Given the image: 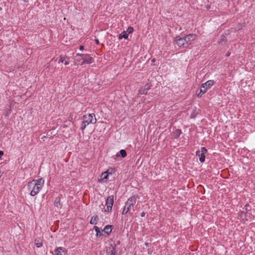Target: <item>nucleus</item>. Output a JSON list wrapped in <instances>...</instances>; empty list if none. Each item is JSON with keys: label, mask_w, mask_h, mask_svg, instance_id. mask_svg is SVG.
Here are the masks:
<instances>
[{"label": "nucleus", "mask_w": 255, "mask_h": 255, "mask_svg": "<svg viewBox=\"0 0 255 255\" xmlns=\"http://www.w3.org/2000/svg\"><path fill=\"white\" fill-rule=\"evenodd\" d=\"M55 255H65V253L62 248L59 247L55 250Z\"/></svg>", "instance_id": "11"}, {"label": "nucleus", "mask_w": 255, "mask_h": 255, "mask_svg": "<svg viewBox=\"0 0 255 255\" xmlns=\"http://www.w3.org/2000/svg\"><path fill=\"white\" fill-rule=\"evenodd\" d=\"M116 156L118 157H122L124 158L127 156V152L125 150L122 149L117 153Z\"/></svg>", "instance_id": "14"}, {"label": "nucleus", "mask_w": 255, "mask_h": 255, "mask_svg": "<svg viewBox=\"0 0 255 255\" xmlns=\"http://www.w3.org/2000/svg\"><path fill=\"white\" fill-rule=\"evenodd\" d=\"M35 245L37 248H40L42 246V240L40 238H37L34 241Z\"/></svg>", "instance_id": "16"}, {"label": "nucleus", "mask_w": 255, "mask_h": 255, "mask_svg": "<svg viewBox=\"0 0 255 255\" xmlns=\"http://www.w3.org/2000/svg\"><path fill=\"white\" fill-rule=\"evenodd\" d=\"M144 88H145L147 91H148L150 89V86L148 84H146L144 86Z\"/></svg>", "instance_id": "24"}, {"label": "nucleus", "mask_w": 255, "mask_h": 255, "mask_svg": "<svg viewBox=\"0 0 255 255\" xmlns=\"http://www.w3.org/2000/svg\"><path fill=\"white\" fill-rule=\"evenodd\" d=\"M94 229L96 232L97 236H101L102 235V233H101L99 228L97 226H94Z\"/></svg>", "instance_id": "19"}, {"label": "nucleus", "mask_w": 255, "mask_h": 255, "mask_svg": "<svg viewBox=\"0 0 255 255\" xmlns=\"http://www.w3.org/2000/svg\"><path fill=\"white\" fill-rule=\"evenodd\" d=\"M77 57V61H78V62H80L81 61H82V59H81V57Z\"/></svg>", "instance_id": "25"}, {"label": "nucleus", "mask_w": 255, "mask_h": 255, "mask_svg": "<svg viewBox=\"0 0 255 255\" xmlns=\"http://www.w3.org/2000/svg\"><path fill=\"white\" fill-rule=\"evenodd\" d=\"M226 37L224 35H222L220 38L219 43H221L222 42L226 41Z\"/></svg>", "instance_id": "23"}, {"label": "nucleus", "mask_w": 255, "mask_h": 255, "mask_svg": "<svg viewBox=\"0 0 255 255\" xmlns=\"http://www.w3.org/2000/svg\"><path fill=\"white\" fill-rule=\"evenodd\" d=\"M214 84V81L211 80H208L206 83L202 84L201 86L200 93L197 95V96L198 97H201L202 95L205 93L207 90L210 88Z\"/></svg>", "instance_id": "4"}, {"label": "nucleus", "mask_w": 255, "mask_h": 255, "mask_svg": "<svg viewBox=\"0 0 255 255\" xmlns=\"http://www.w3.org/2000/svg\"><path fill=\"white\" fill-rule=\"evenodd\" d=\"M3 154V152L2 151H0V158H1V156Z\"/></svg>", "instance_id": "28"}, {"label": "nucleus", "mask_w": 255, "mask_h": 255, "mask_svg": "<svg viewBox=\"0 0 255 255\" xmlns=\"http://www.w3.org/2000/svg\"><path fill=\"white\" fill-rule=\"evenodd\" d=\"M138 92L140 94H146L147 91L145 88H141L139 90Z\"/></svg>", "instance_id": "21"}, {"label": "nucleus", "mask_w": 255, "mask_h": 255, "mask_svg": "<svg viewBox=\"0 0 255 255\" xmlns=\"http://www.w3.org/2000/svg\"><path fill=\"white\" fill-rule=\"evenodd\" d=\"M95 41L96 42V44H99V43H100V42H99V40H98V39H96L95 40Z\"/></svg>", "instance_id": "27"}, {"label": "nucleus", "mask_w": 255, "mask_h": 255, "mask_svg": "<svg viewBox=\"0 0 255 255\" xmlns=\"http://www.w3.org/2000/svg\"><path fill=\"white\" fill-rule=\"evenodd\" d=\"M44 183V180L42 178L38 180H33L28 182L27 187L30 195L32 196L36 195L42 188Z\"/></svg>", "instance_id": "1"}, {"label": "nucleus", "mask_w": 255, "mask_h": 255, "mask_svg": "<svg viewBox=\"0 0 255 255\" xmlns=\"http://www.w3.org/2000/svg\"><path fill=\"white\" fill-rule=\"evenodd\" d=\"M138 197L137 196H133L130 198H128V201L126 202V205H129L133 208V206L136 202V199Z\"/></svg>", "instance_id": "9"}, {"label": "nucleus", "mask_w": 255, "mask_h": 255, "mask_svg": "<svg viewBox=\"0 0 255 255\" xmlns=\"http://www.w3.org/2000/svg\"><path fill=\"white\" fill-rule=\"evenodd\" d=\"M229 55H230V53H228L227 54V56H229Z\"/></svg>", "instance_id": "31"}, {"label": "nucleus", "mask_w": 255, "mask_h": 255, "mask_svg": "<svg viewBox=\"0 0 255 255\" xmlns=\"http://www.w3.org/2000/svg\"><path fill=\"white\" fill-rule=\"evenodd\" d=\"M114 203V196H109L106 199V205L107 207H104V212H110L112 210Z\"/></svg>", "instance_id": "6"}, {"label": "nucleus", "mask_w": 255, "mask_h": 255, "mask_svg": "<svg viewBox=\"0 0 255 255\" xmlns=\"http://www.w3.org/2000/svg\"><path fill=\"white\" fill-rule=\"evenodd\" d=\"M54 205L58 209H60L62 207L61 203L60 202V197H57L55 198L54 202Z\"/></svg>", "instance_id": "12"}, {"label": "nucleus", "mask_w": 255, "mask_h": 255, "mask_svg": "<svg viewBox=\"0 0 255 255\" xmlns=\"http://www.w3.org/2000/svg\"><path fill=\"white\" fill-rule=\"evenodd\" d=\"M84 47L83 45H81L80 47H79V49L80 50H83L84 49Z\"/></svg>", "instance_id": "26"}, {"label": "nucleus", "mask_w": 255, "mask_h": 255, "mask_svg": "<svg viewBox=\"0 0 255 255\" xmlns=\"http://www.w3.org/2000/svg\"><path fill=\"white\" fill-rule=\"evenodd\" d=\"M131 209H132L133 211H134V210L133 209V208L131 206H129V205H125V206L123 210L122 214L125 215L127 213H128V212H129Z\"/></svg>", "instance_id": "10"}, {"label": "nucleus", "mask_w": 255, "mask_h": 255, "mask_svg": "<svg viewBox=\"0 0 255 255\" xmlns=\"http://www.w3.org/2000/svg\"><path fill=\"white\" fill-rule=\"evenodd\" d=\"M145 245L146 247H148L149 244H148V243H145Z\"/></svg>", "instance_id": "30"}, {"label": "nucleus", "mask_w": 255, "mask_h": 255, "mask_svg": "<svg viewBox=\"0 0 255 255\" xmlns=\"http://www.w3.org/2000/svg\"><path fill=\"white\" fill-rule=\"evenodd\" d=\"M196 35L194 34H189L183 37L177 36L175 38V43L180 47L185 48L191 44V42L195 39Z\"/></svg>", "instance_id": "2"}, {"label": "nucleus", "mask_w": 255, "mask_h": 255, "mask_svg": "<svg viewBox=\"0 0 255 255\" xmlns=\"http://www.w3.org/2000/svg\"><path fill=\"white\" fill-rule=\"evenodd\" d=\"M106 255H118L116 250V245H111L107 250Z\"/></svg>", "instance_id": "8"}, {"label": "nucleus", "mask_w": 255, "mask_h": 255, "mask_svg": "<svg viewBox=\"0 0 255 255\" xmlns=\"http://www.w3.org/2000/svg\"><path fill=\"white\" fill-rule=\"evenodd\" d=\"M207 152V150L205 147H202L200 151H197L196 152V156L199 157V160L201 162L205 161V154Z\"/></svg>", "instance_id": "7"}, {"label": "nucleus", "mask_w": 255, "mask_h": 255, "mask_svg": "<svg viewBox=\"0 0 255 255\" xmlns=\"http://www.w3.org/2000/svg\"><path fill=\"white\" fill-rule=\"evenodd\" d=\"M178 131H179V134H180V133H181V130H179H179H178Z\"/></svg>", "instance_id": "33"}, {"label": "nucleus", "mask_w": 255, "mask_h": 255, "mask_svg": "<svg viewBox=\"0 0 255 255\" xmlns=\"http://www.w3.org/2000/svg\"><path fill=\"white\" fill-rule=\"evenodd\" d=\"M99 220V217L98 216H93L90 221V224L92 225H96L97 223V222Z\"/></svg>", "instance_id": "18"}, {"label": "nucleus", "mask_w": 255, "mask_h": 255, "mask_svg": "<svg viewBox=\"0 0 255 255\" xmlns=\"http://www.w3.org/2000/svg\"><path fill=\"white\" fill-rule=\"evenodd\" d=\"M126 31H127L128 34H130L133 31V28L132 27L129 26L128 27Z\"/></svg>", "instance_id": "22"}, {"label": "nucleus", "mask_w": 255, "mask_h": 255, "mask_svg": "<svg viewBox=\"0 0 255 255\" xmlns=\"http://www.w3.org/2000/svg\"><path fill=\"white\" fill-rule=\"evenodd\" d=\"M128 33H127V31H124L122 33L120 34L119 35L118 38L119 39H122V38H124L125 39H128Z\"/></svg>", "instance_id": "17"}, {"label": "nucleus", "mask_w": 255, "mask_h": 255, "mask_svg": "<svg viewBox=\"0 0 255 255\" xmlns=\"http://www.w3.org/2000/svg\"><path fill=\"white\" fill-rule=\"evenodd\" d=\"M112 230L113 226L112 225H107L104 228L103 231H104L105 233L109 235L112 232Z\"/></svg>", "instance_id": "15"}, {"label": "nucleus", "mask_w": 255, "mask_h": 255, "mask_svg": "<svg viewBox=\"0 0 255 255\" xmlns=\"http://www.w3.org/2000/svg\"><path fill=\"white\" fill-rule=\"evenodd\" d=\"M141 217H143L145 216V213L144 212H142L140 215Z\"/></svg>", "instance_id": "29"}, {"label": "nucleus", "mask_w": 255, "mask_h": 255, "mask_svg": "<svg viewBox=\"0 0 255 255\" xmlns=\"http://www.w3.org/2000/svg\"><path fill=\"white\" fill-rule=\"evenodd\" d=\"M76 57H81V59H82V61L81 62V65H83L84 64H91L93 63L94 61V58L92 57H90L88 54L78 53L76 55Z\"/></svg>", "instance_id": "5"}, {"label": "nucleus", "mask_w": 255, "mask_h": 255, "mask_svg": "<svg viewBox=\"0 0 255 255\" xmlns=\"http://www.w3.org/2000/svg\"><path fill=\"white\" fill-rule=\"evenodd\" d=\"M97 122L96 118L94 114H89L85 115L83 117V121L81 124V129L84 130L86 126L90 124H94Z\"/></svg>", "instance_id": "3"}, {"label": "nucleus", "mask_w": 255, "mask_h": 255, "mask_svg": "<svg viewBox=\"0 0 255 255\" xmlns=\"http://www.w3.org/2000/svg\"><path fill=\"white\" fill-rule=\"evenodd\" d=\"M66 59H68V57L67 56H62L61 55L60 56L59 61V63L60 62H64L65 65H68L69 64V61L68 60H67Z\"/></svg>", "instance_id": "13"}, {"label": "nucleus", "mask_w": 255, "mask_h": 255, "mask_svg": "<svg viewBox=\"0 0 255 255\" xmlns=\"http://www.w3.org/2000/svg\"><path fill=\"white\" fill-rule=\"evenodd\" d=\"M154 61H155V59H152V62H154Z\"/></svg>", "instance_id": "32"}, {"label": "nucleus", "mask_w": 255, "mask_h": 255, "mask_svg": "<svg viewBox=\"0 0 255 255\" xmlns=\"http://www.w3.org/2000/svg\"><path fill=\"white\" fill-rule=\"evenodd\" d=\"M109 170H108L106 172H103L102 174V179L103 180H106V179H108V174L109 173Z\"/></svg>", "instance_id": "20"}]
</instances>
